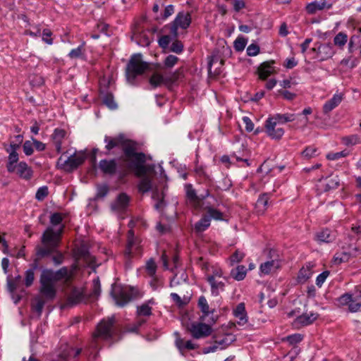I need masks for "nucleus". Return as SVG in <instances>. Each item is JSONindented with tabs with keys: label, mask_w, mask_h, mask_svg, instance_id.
Wrapping results in <instances>:
<instances>
[{
	"label": "nucleus",
	"mask_w": 361,
	"mask_h": 361,
	"mask_svg": "<svg viewBox=\"0 0 361 361\" xmlns=\"http://www.w3.org/2000/svg\"><path fill=\"white\" fill-rule=\"evenodd\" d=\"M353 295L351 294L347 293H344L342 295H341L338 298V302L339 305L341 306H345V305L349 306V304L353 300Z\"/></svg>",
	"instance_id": "5fc2aeb1"
},
{
	"label": "nucleus",
	"mask_w": 361,
	"mask_h": 361,
	"mask_svg": "<svg viewBox=\"0 0 361 361\" xmlns=\"http://www.w3.org/2000/svg\"><path fill=\"white\" fill-rule=\"evenodd\" d=\"M191 16L190 13H185L183 11L179 12L173 21L168 26L170 29L171 35L174 37L177 38L178 33V29H187L191 23Z\"/></svg>",
	"instance_id": "0eeeda50"
},
{
	"label": "nucleus",
	"mask_w": 361,
	"mask_h": 361,
	"mask_svg": "<svg viewBox=\"0 0 361 361\" xmlns=\"http://www.w3.org/2000/svg\"><path fill=\"white\" fill-rule=\"evenodd\" d=\"M245 255L243 252L237 250L230 257V262L231 265H233L235 263H238L243 260L245 257Z\"/></svg>",
	"instance_id": "de8ad7c7"
},
{
	"label": "nucleus",
	"mask_w": 361,
	"mask_h": 361,
	"mask_svg": "<svg viewBox=\"0 0 361 361\" xmlns=\"http://www.w3.org/2000/svg\"><path fill=\"white\" fill-rule=\"evenodd\" d=\"M65 226L61 225L60 228L57 230H54L52 227L49 226L47 228L46 230H51L52 231V235L53 238L58 240L57 245L55 248V250L52 252L51 255H53L51 259L55 265H60L63 263L64 260V255L63 253L58 250V247H59V245L61 243V236L63 233Z\"/></svg>",
	"instance_id": "6e6552de"
},
{
	"label": "nucleus",
	"mask_w": 361,
	"mask_h": 361,
	"mask_svg": "<svg viewBox=\"0 0 361 361\" xmlns=\"http://www.w3.org/2000/svg\"><path fill=\"white\" fill-rule=\"evenodd\" d=\"M109 189L108 185H102L97 187V198H103L109 192Z\"/></svg>",
	"instance_id": "bf43d9fd"
},
{
	"label": "nucleus",
	"mask_w": 361,
	"mask_h": 361,
	"mask_svg": "<svg viewBox=\"0 0 361 361\" xmlns=\"http://www.w3.org/2000/svg\"><path fill=\"white\" fill-rule=\"evenodd\" d=\"M348 41V35L344 32L338 33L334 39V44L339 47H343Z\"/></svg>",
	"instance_id": "58836bf2"
},
{
	"label": "nucleus",
	"mask_w": 361,
	"mask_h": 361,
	"mask_svg": "<svg viewBox=\"0 0 361 361\" xmlns=\"http://www.w3.org/2000/svg\"><path fill=\"white\" fill-rule=\"evenodd\" d=\"M116 305L123 307L132 300L138 297L137 289L133 287H116L111 293Z\"/></svg>",
	"instance_id": "423d86ee"
},
{
	"label": "nucleus",
	"mask_w": 361,
	"mask_h": 361,
	"mask_svg": "<svg viewBox=\"0 0 361 361\" xmlns=\"http://www.w3.org/2000/svg\"><path fill=\"white\" fill-rule=\"evenodd\" d=\"M170 51L178 54H180L183 51V43L180 41L176 39L171 44Z\"/></svg>",
	"instance_id": "864d4df0"
},
{
	"label": "nucleus",
	"mask_w": 361,
	"mask_h": 361,
	"mask_svg": "<svg viewBox=\"0 0 361 361\" xmlns=\"http://www.w3.org/2000/svg\"><path fill=\"white\" fill-rule=\"evenodd\" d=\"M166 80H167V79L165 78L162 75H161L158 73H154L150 77L149 82V84L154 88H155V87L160 86L161 84H163Z\"/></svg>",
	"instance_id": "473e14b6"
},
{
	"label": "nucleus",
	"mask_w": 361,
	"mask_h": 361,
	"mask_svg": "<svg viewBox=\"0 0 361 361\" xmlns=\"http://www.w3.org/2000/svg\"><path fill=\"white\" fill-rule=\"evenodd\" d=\"M361 307V295L353 297L350 302L348 310L350 312H357Z\"/></svg>",
	"instance_id": "4c0bfd02"
},
{
	"label": "nucleus",
	"mask_w": 361,
	"mask_h": 361,
	"mask_svg": "<svg viewBox=\"0 0 361 361\" xmlns=\"http://www.w3.org/2000/svg\"><path fill=\"white\" fill-rule=\"evenodd\" d=\"M178 61V58L174 55H169L164 60V66L166 68H172Z\"/></svg>",
	"instance_id": "e2e57ef3"
},
{
	"label": "nucleus",
	"mask_w": 361,
	"mask_h": 361,
	"mask_svg": "<svg viewBox=\"0 0 361 361\" xmlns=\"http://www.w3.org/2000/svg\"><path fill=\"white\" fill-rule=\"evenodd\" d=\"M198 306L204 316H207L209 314V307L207 299L204 296H201L199 298Z\"/></svg>",
	"instance_id": "37998d69"
},
{
	"label": "nucleus",
	"mask_w": 361,
	"mask_h": 361,
	"mask_svg": "<svg viewBox=\"0 0 361 361\" xmlns=\"http://www.w3.org/2000/svg\"><path fill=\"white\" fill-rule=\"evenodd\" d=\"M269 200V195L267 193H264L259 197L255 204L257 213L263 214L264 212L268 207Z\"/></svg>",
	"instance_id": "a878e982"
},
{
	"label": "nucleus",
	"mask_w": 361,
	"mask_h": 361,
	"mask_svg": "<svg viewBox=\"0 0 361 361\" xmlns=\"http://www.w3.org/2000/svg\"><path fill=\"white\" fill-rule=\"evenodd\" d=\"M51 233L50 229L45 230L41 237L42 245H37L35 247V257L29 269H32V271L39 268V261L42 259L51 255L57 245L58 240L53 238Z\"/></svg>",
	"instance_id": "20e7f679"
},
{
	"label": "nucleus",
	"mask_w": 361,
	"mask_h": 361,
	"mask_svg": "<svg viewBox=\"0 0 361 361\" xmlns=\"http://www.w3.org/2000/svg\"><path fill=\"white\" fill-rule=\"evenodd\" d=\"M326 7V2L324 0L321 1H313L310 3L306 6V11L309 14H314L317 11H321Z\"/></svg>",
	"instance_id": "c756f323"
},
{
	"label": "nucleus",
	"mask_w": 361,
	"mask_h": 361,
	"mask_svg": "<svg viewBox=\"0 0 361 361\" xmlns=\"http://www.w3.org/2000/svg\"><path fill=\"white\" fill-rule=\"evenodd\" d=\"M360 42V37L357 35H353L349 41L348 43V50L349 52L352 53L354 49L356 48V45Z\"/></svg>",
	"instance_id": "6e6d98bb"
},
{
	"label": "nucleus",
	"mask_w": 361,
	"mask_h": 361,
	"mask_svg": "<svg viewBox=\"0 0 361 361\" xmlns=\"http://www.w3.org/2000/svg\"><path fill=\"white\" fill-rule=\"evenodd\" d=\"M276 125L271 123V120H267L265 128L267 135L272 139L279 140L284 134V130L282 128H275Z\"/></svg>",
	"instance_id": "4468645a"
},
{
	"label": "nucleus",
	"mask_w": 361,
	"mask_h": 361,
	"mask_svg": "<svg viewBox=\"0 0 361 361\" xmlns=\"http://www.w3.org/2000/svg\"><path fill=\"white\" fill-rule=\"evenodd\" d=\"M342 142L346 146H353L361 143V139L357 135H351L343 137L342 138Z\"/></svg>",
	"instance_id": "f704fd0d"
},
{
	"label": "nucleus",
	"mask_w": 361,
	"mask_h": 361,
	"mask_svg": "<svg viewBox=\"0 0 361 361\" xmlns=\"http://www.w3.org/2000/svg\"><path fill=\"white\" fill-rule=\"evenodd\" d=\"M15 172L22 178L29 180L32 175V169L24 161H20L16 165Z\"/></svg>",
	"instance_id": "aec40b11"
},
{
	"label": "nucleus",
	"mask_w": 361,
	"mask_h": 361,
	"mask_svg": "<svg viewBox=\"0 0 361 361\" xmlns=\"http://www.w3.org/2000/svg\"><path fill=\"white\" fill-rule=\"evenodd\" d=\"M124 255L126 258L129 259L135 257H140L142 255V248L141 246L140 245V242L138 239L134 240V243L130 250H128V243H127Z\"/></svg>",
	"instance_id": "5701e85b"
},
{
	"label": "nucleus",
	"mask_w": 361,
	"mask_h": 361,
	"mask_svg": "<svg viewBox=\"0 0 361 361\" xmlns=\"http://www.w3.org/2000/svg\"><path fill=\"white\" fill-rule=\"evenodd\" d=\"M103 103L110 109H116L117 104L114 101V96L111 93H107L103 98Z\"/></svg>",
	"instance_id": "ea45409f"
},
{
	"label": "nucleus",
	"mask_w": 361,
	"mask_h": 361,
	"mask_svg": "<svg viewBox=\"0 0 361 361\" xmlns=\"http://www.w3.org/2000/svg\"><path fill=\"white\" fill-rule=\"evenodd\" d=\"M247 43V39L246 38H245L244 37H238L234 41V49L237 51H242L243 50H244Z\"/></svg>",
	"instance_id": "79ce46f5"
},
{
	"label": "nucleus",
	"mask_w": 361,
	"mask_h": 361,
	"mask_svg": "<svg viewBox=\"0 0 361 361\" xmlns=\"http://www.w3.org/2000/svg\"><path fill=\"white\" fill-rule=\"evenodd\" d=\"M85 159V157L81 155H72L70 156L66 160L63 161L61 157L59 159L58 164L61 166V168L64 169L67 172H71L74 169H76L80 165H81Z\"/></svg>",
	"instance_id": "1a4fd4ad"
},
{
	"label": "nucleus",
	"mask_w": 361,
	"mask_h": 361,
	"mask_svg": "<svg viewBox=\"0 0 361 361\" xmlns=\"http://www.w3.org/2000/svg\"><path fill=\"white\" fill-rule=\"evenodd\" d=\"M32 142V141L30 140H26L23 145V152L27 156H30L33 154L34 146Z\"/></svg>",
	"instance_id": "052dcab7"
},
{
	"label": "nucleus",
	"mask_w": 361,
	"mask_h": 361,
	"mask_svg": "<svg viewBox=\"0 0 361 361\" xmlns=\"http://www.w3.org/2000/svg\"><path fill=\"white\" fill-rule=\"evenodd\" d=\"M104 142L108 152L106 154H114L112 150L115 148L122 151L119 159V176L124 177L131 172L135 173L136 176L141 178L138 185L139 190L142 192L149 191L152 188V178L147 173L151 167L145 165L146 155L138 152V144L124 134L114 137L105 136Z\"/></svg>",
	"instance_id": "f257e3e1"
},
{
	"label": "nucleus",
	"mask_w": 361,
	"mask_h": 361,
	"mask_svg": "<svg viewBox=\"0 0 361 361\" xmlns=\"http://www.w3.org/2000/svg\"><path fill=\"white\" fill-rule=\"evenodd\" d=\"M295 119V115L293 114H276L267 120H271V123L284 124L288 122L293 121Z\"/></svg>",
	"instance_id": "b1692460"
},
{
	"label": "nucleus",
	"mask_w": 361,
	"mask_h": 361,
	"mask_svg": "<svg viewBox=\"0 0 361 361\" xmlns=\"http://www.w3.org/2000/svg\"><path fill=\"white\" fill-rule=\"evenodd\" d=\"M247 270L245 266L238 265L231 271V276L236 281H242L245 279Z\"/></svg>",
	"instance_id": "c85d7f7f"
},
{
	"label": "nucleus",
	"mask_w": 361,
	"mask_h": 361,
	"mask_svg": "<svg viewBox=\"0 0 361 361\" xmlns=\"http://www.w3.org/2000/svg\"><path fill=\"white\" fill-rule=\"evenodd\" d=\"M82 298L81 292L78 289L73 288L68 296L67 305H74L78 303L82 300Z\"/></svg>",
	"instance_id": "2f4dec72"
},
{
	"label": "nucleus",
	"mask_w": 361,
	"mask_h": 361,
	"mask_svg": "<svg viewBox=\"0 0 361 361\" xmlns=\"http://www.w3.org/2000/svg\"><path fill=\"white\" fill-rule=\"evenodd\" d=\"M233 315L238 319L237 322L239 325H244L247 322V312L243 302L239 303L235 307L233 310Z\"/></svg>",
	"instance_id": "2eb2a0df"
},
{
	"label": "nucleus",
	"mask_w": 361,
	"mask_h": 361,
	"mask_svg": "<svg viewBox=\"0 0 361 361\" xmlns=\"http://www.w3.org/2000/svg\"><path fill=\"white\" fill-rule=\"evenodd\" d=\"M209 226V216L204 215L197 222L195 223L194 228L196 232L201 233L205 231Z\"/></svg>",
	"instance_id": "7c9ffc66"
},
{
	"label": "nucleus",
	"mask_w": 361,
	"mask_h": 361,
	"mask_svg": "<svg viewBox=\"0 0 361 361\" xmlns=\"http://www.w3.org/2000/svg\"><path fill=\"white\" fill-rule=\"evenodd\" d=\"M66 135V132L64 130L56 128L51 135L54 147L58 153L61 152L62 142Z\"/></svg>",
	"instance_id": "dca6fc26"
},
{
	"label": "nucleus",
	"mask_w": 361,
	"mask_h": 361,
	"mask_svg": "<svg viewBox=\"0 0 361 361\" xmlns=\"http://www.w3.org/2000/svg\"><path fill=\"white\" fill-rule=\"evenodd\" d=\"M319 317L316 312L304 313L298 317L295 322L302 326H307L313 323Z\"/></svg>",
	"instance_id": "393cba45"
},
{
	"label": "nucleus",
	"mask_w": 361,
	"mask_h": 361,
	"mask_svg": "<svg viewBox=\"0 0 361 361\" xmlns=\"http://www.w3.org/2000/svg\"><path fill=\"white\" fill-rule=\"evenodd\" d=\"M35 280V271L32 269H27L25 273V285L30 287L32 285Z\"/></svg>",
	"instance_id": "3c124183"
},
{
	"label": "nucleus",
	"mask_w": 361,
	"mask_h": 361,
	"mask_svg": "<svg viewBox=\"0 0 361 361\" xmlns=\"http://www.w3.org/2000/svg\"><path fill=\"white\" fill-rule=\"evenodd\" d=\"M279 267V262L276 260H271L261 264L259 269L262 274H269L273 270L277 269Z\"/></svg>",
	"instance_id": "cd10ccee"
},
{
	"label": "nucleus",
	"mask_w": 361,
	"mask_h": 361,
	"mask_svg": "<svg viewBox=\"0 0 361 361\" xmlns=\"http://www.w3.org/2000/svg\"><path fill=\"white\" fill-rule=\"evenodd\" d=\"M185 188L187 198L193 203L197 202L199 198L196 195L195 190L192 188V185H187Z\"/></svg>",
	"instance_id": "a19ab883"
},
{
	"label": "nucleus",
	"mask_w": 361,
	"mask_h": 361,
	"mask_svg": "<svg viewBox=\"0 0 361 361\" xmlns=\"http://www.w3.org/2000/svg\"><path fill=\"white\" fill-rule=\"evenodd\" d=\"M343 100V95L341 94H336L331 99L328 100L323 106V111L325 114H329L334 109L338 106Z\"/></svg>",
	"instance_id": "a211bd4d"
},
{
	"label": "nucleus",
	"mask_w": 361,
	"mask_h": 361,
	"mask_svg": "<svg viewBox=\"0 0 361 361\" xmlns=\"http://www.w3.org/2000/svg\"><path fill=\"white\" fill-rule=\"evenodd\" d=\"M318 49L320 53H324L326 55V58L331 57L334 54L332 46L330 44H322Z\"/></svg>",
	"instance_id": "a18cd8bd"
},
{
	"label": "nucleus",
	"mask_w": 361,
	"mask_h": 361,
	"mask_svg": "<svg viewBox=\"0 0 361 361\" xmlns=\"http://www.w3.org/2000/svg\"><path fill=\"white\" fill-rule=\"evenodd\" d=\"M339 185L340 179L338 176H334L328 180L326 185V190L336 189Z\"/></svg>",
	"instance_id": "603ef678"
},
{
	"label": "nucleus",
	"mask_w": 361,
	"mask_h": 361,
	"mask_svg": "<svg viewBox=\"0 0 361 361\" xmlns=\"http://www.w3.org/2000/svg\"><path fill=\"white\" fill-rule=\"evenodd\" d=\"M152 197L157 199V202L154 205L155 209L157 210L161 209L165 205L163 194L159 195V192L157 190L153 192Z\"/></svg>",
	"instance_id": "49530a36"
},
{
	"label": "nucleus",
	"mask_w": 361,
	"mask_h": 361,
	"mask_svg": "<svg viewBox=\"0 0 361 361\" xmlns=\"http://www.w3.org/2000/svg\"><path fill=\"white\" fill-rule=\"evenodd\" d=\"M76 255L78 257L85 259L87 262H92L94 257L91 256L89 252V247L85 242H82L76 248Z\"/></svg>",
	"instance_id": "4be33fe9"
},
{
	"label": "nucleus",
	"mask_w": 361,
	"mask_h": 361,
	"mask_svg": "<svg viewBox=\"0 0 361 361\" xmlns=\"http://www.w3.org/2000/svg\"><path fill=\"white\" fill-rule=\"evenodd\" d=\"M48 188L47 186H43L37 190L35 194V198L39 201H42L48 195Z\"/></svg>",
	"instance_id": "4d7b16f0"
},
{
	"label": "nucleus",
	"mask_w": 361,
	"mask_h": 361,
	"mask_svg": "<svg viewBox=\"0 0 361 361\" xmlns=\"http://www.w3.org/2000/svg\"><path fill=\"white\" fill-rule=\"evenodd\" d=\"M207 281L211 286V292L213 295H219L221 291H224L225 286L224 283L216 280L214 275L207 276Z\"/></svg>",
	"instance_id": "f3484780"
},
{
	"label": "nucleus",
	"mask_w": 361,
	"mask_h": 361,
	"mask_svg": "<svg viewBox=\"0 0 361 361\" xmlns=\"http://www.w3.org/2000/svg\"><path fill=\"white\" fill-rule=\"evenodd\" d=\"M189 331L193 338L199 339L209 336L212 328L209 325L202 322H194L189 327Z\"/></svg>",
	"instance_id": "9d476101"
},
{
	"label": "nucleus",
	"mask_w": 361,
	"mask_h": 361,
	"mask_svg": "<svg viewBox=\"0 0 361 361\" xmlns=\"http://www.w3.org/2000/svg\"><path fill=\"white\" fill-rule=\"evenodd\" d=\"M52 32L49 29H44L42 32V40L48 44H52Z\"/></svg>",
	"instance_id": "338daca9"
},
{
	"label": "nucleus",
	"mask_w": 361,
	"mask_h": 361,
	"mask_svg": "<svg viewBox=\"0 0 361 361\" xmlns=\"http://www.w3.org/2000/svg\"><path fill=\"white\" fill-rule=\"evenodd\" d=\"M63 221V216L61 213L55 212L50 216V223L53 226H57L61 224Z\"/></svg>",
	"instance_id": "13d9d810"
},
{
	"label": "nucleus",
	"mask_w": 361,
	"mask_h": 361,
	"mask_svg": "<svg viewBox=\"0 0 361 361\" xmlns=\"http://www.w3.org/2000/svg\"><path fill=\"white\" fill-rule=\"evenodd\" d=\"M232 336L231 334L224 335L222 337H218L214 336L212 339L214 340V344L209 345L204 348V353H209L215 352L218 348L224 349L226 347L229 345L233 340L231 339Z\"/></svg>",
	"instance_id": "9b49d317"
},
{
	"label": "nucleus",
	"mask_w": 361,
	"mask_h": 361,
	"mask_svg": "<svg viewBox=\"0 0 361 361\" xmlns=\"http://www.w3.org/2000/svg\"><path fill=\"white\" fill-rule=\"evenodd\" d=\"M149 68V64L142 61L141 54L131 56L126 68V76L128 82L134 84L136 78L142 75Z\"/></svg>",
	"instance_id": "39448f33"
},
{
	"label": "nucleus",
	"mask_w": 361,
	"mask_h": 361,
	"mask_svg": "<svg viewBox=\"0 0 361 361\" xmlns=\"http://www.w3.org/2000/svg\"><path fill=\"white\" fill-rule=\"evenodd\" d=\"M8 153L6 168L9 173H14L16 168V164L18 161L19 156L17 152H6Z\"/></svg>",
	"instance_id": "bb28decb"
},
{
	"label": "nucleus",
	"mask_w": 361,
	"mask_h": 361,
	"mask_svg": "<svg viewBox=\"0 0 361 361\" xmlns=\"http://www.w3.org/2000/svg\"><path fill=\"white\" fill-rule=\"evenodd\" d=\"M20 145L21 144L14 141L11 142L9 145L6 143H3V146L6 152H17V150L20 148Z\"/></svg>",
	"instance_id": "0e129e2a"
},
{
	"label": "nucleus",
	"mask_w": 361,
	"mask_h": 361,
	"mask_svg": "<svg viewBox=\"0 0 361 361\" xmlns=\"http://www.w3.org/2000/svg\"><path fill=\"white\" fill-rule=\"evenodd\" d=\"M121 155L116 160L112 159H102L99 161V168L105 174L113 176L116 173L119 174V159Z\"/></svg>",
	"instance_id": "f8f14e48"
},
{
	"label": "nucleus",
	"mask_w": 361,
	"mask_h": 361,
	"mask_svg": "<svg viewBox=\"0 0 361 361\" xmlns=\"http://www.w3.org/2000/svg\"><path fill=\"white\" fill-rule=\"evenodd\" d=\"M313 267L314 264L309 262L300 269L298 275V281L299 283H305L311 277L313 273Z\"/></svg>",
	"instance_id": "412c9836"
},
{
	"label": "nucleus",
	"mask_w": 361,
	"mask_h": 361,
	"mask_svg": "<svg viewBox=\"0 0 361 361\" xmlns=\"http://www.w3.org/2000/svg\"><path fill=\"white\" fill-rule=\"evenodd\" d=\"M317 238L320 242L329 243L334 240V236L329 229H325L317 233Z\"/></svg>",
	"instance_id": "72a5a7b5"
},
{
	"label": "nucleus",
	"mask_w": 361,
	"mask_h": 361,
	"mask_svg": "<svg viewBox=\"0 0 361 361\" xmlns=\"http://www.w3.org/2000/svg\"><path fill=\"white\" fill-rule=\"evenodd\" d=\"M330 272L329 271H324L321 273L316 279V284L317 286L321 287L326 278L329 276Z\"/></svg>",
	"instance_id": "774afa93"
},
{
	"label": "nucleus",
	"mask_w": 361,
	"mask_h": 361,
	"mask_svg": "<svg viewBox=\"0 0 361 361\" xmlns=\"http://www.w3.org/2000/svg\"><path fill=\"white\" fill-rule=\"evenodd\" d=\"M151 278L149 281V285L153 290H157L159 288L164 286L163 280L157 275L154 276H149Z\"/></svg>",
	"instance_id": "c03bdc74"
},
{
	"label": "nucleus",
	"mask_w": 361,
	"mask_h": 361,
	"mask_svg": "<svg viewBox=\"0 0 361 361\" xmlns=\"http://www.w3.org/2000/svg\"><path fill=\"white\" fill-rule=\"evenodd\" d=\"M259 52V47L255 44L249 45L247 48V54L250 56H257Z\"/></svg>",
	"instance_id": "69168bd1"
},
{
	"label": "nucleus",
	"mask_w": 361,
	"mask_h": 361,
	"mask_svg": "<svg viewBox=\"0 0 361 361\" xmlns=\"http://www.w3.org/2000/svg\"><path fill=\"white\" fill-rule=\"evenodd\" d=\"M207 216H209V219H214L215 220H223V213L220 211L212 207H206Z\"/></svg>",
	"instance_id": "e433bc0d"
},
{
	"label": "nucleus",
	"mask_w": 361,
	"mask_h": 361,
	"mask_svg": "<svg viewBox=\"0 0 361 361\" xmlns=\"http://www.w3.org/2000/svg\"><path fill=\"white\" fill-rule=\"evenodd\" d=\"M302 340V336L300 334H295L286 337V341L291 345L297 344Z\"/></svg>",
	"instance_id": "680f3d73"
},
{
	"label": "nucleus",
	"mask_w": 361,
	"mask_h": 361,
	"mask_svg": "<svg viewBox=\"0 0 361 361\" xmlns=\"http://www.w3.org/2000/svg\"><path fill=\"white\" fill-rule=\"evenodd\" d=\"M157 266L153 259H149L146 262L145 271L148 276H154L156 275Z\"/></svg>",
	"instance_id": "c9c22d12"
},
{
	"label": "nucleus",
	"mask_w": 361,
	"mask_h": 361,
	"mask_svg": "<svg viewBox=\"0 0 361 361\" xmlns=\"http://www.w3.org/2000/svg\"><path fill=\"white\" fill-rule=\"evenodd\" d=\"M69 279L68 269L63 267L57 271L44 269L42 271L39 279V292L47 300H53L56 295V283Z\"/></svg>",
	"instance_id": "7ed1b4c3"
},
{
	"label": "nucleus",
	"mask_w": 361,
	"mask_h": 361,
	"mask_svg": "<svg viewBox=\"0 0 361 361\" xmlns=\"http://www.w3.org/2000/svg\"><path fill=\"white\" fill-rule=\"evenodd\" d=\"M350 259V255L347 252H342L341 254H336L334 257V262L336 264H340L343 262H346Z\"/></svg>",
	"instance_id": "8fccbe9b"
},
{
	"label": "nucleus",
	"mask_w": 361,
	"mask_h": 361,
	"mask_svg": "<svg viewBox=\"0 0 361 361\" xmlns=\"http://www.w3.org/2000/svg\"><path fill=\"white\" fill-rule=\"evenodd\" d=\"M137 313L139 316H150L152 314V307L147 304H143L137 307Z\"/></svg>",
	"instance_id": "09e8293b"
},
{
	"label": "nucleus",
	"mask_w": 361,
	"mask_h": 361,
	"mask_svg": "<svg viewBox=\"0 0 361 361\" xmlns=\"http://www.w3.org/2000/svg\"><path fill=\"white\" fill-rule=\"evenodd\" d=\"M130 197L125 192L120 193L111 203V208L118 213L125 212L130 204Z\"/></svg>",
	"instance_id": "ddd939ff"
},
{
	"label": "nucleus",
	"mask_w": 361,
	"mask_h": 361,
	"mask_svg": "<svg viewBox=\"0 0 361 361\" xmlns=\"http://www.w3.org/2000/svg\"><path fill=\"white\" fill-rule=\"evenodd\" d=\"M274 61H266L262 63L258 68V73L259 78L266 80L274 72V68L271 66Z\"/></svg>",
	"instance_id": "6ab92c4d"
},
{
	"label": "nucleus",
	"mask_w": 361,
	"mask_h": 361,
	"mask_svg": "<svg viewBox=\"0 0 361 361\" xmlns=\"http://www.w3.org/2000/svg\"><path fill=\"white\" fill-rule=\"evenodd\" d=\"M115 319L114 317L102 319L92 333L88 344L85 348L84 356L87 360H96L101 348L99 339L108 340L114 336Z\"/></svg>",
	"instance_id": "f03ea898"
}]
</instances>
